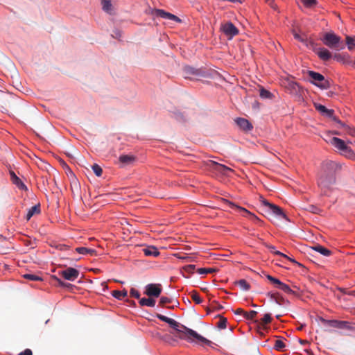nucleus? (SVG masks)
Instances as JSON below:
<instances>
[{
	"label": "nucleus",
	"mask_w": 355,
	"mask_h": 355,
	"mask_svg": "<svg viewBox=\"0 0 355 355\" xmlns=\"http://www.w3.org/2000/svg\"><path fill=\"white\" fill-rule=\"evenodd\" d=\"M157 318L160 320L168 324L170 327L175 330V333H173L175 335V336L178 337L181 340H185L188 342H192L193 339L196 338L198 340L201 341L209 346H211L212 344V342L211 340L200 336L196 331L180 324L174 319L169 318L161 314H157Z\"/></svg>",
	"instance_id": "1"
},
{
	"label": "nucleus",
	"mask_w": 355,
	"mask_h": 355,
	"mask_svg": "<svg viewBox=\"0 0 355 355\" xmlns=\"http://www.w3.org/2000/svg\"><path fill=\"white\" fill-rule=\"evenodd\" d=\"M334 166L335 164L332 162L327 164V168L330 170H324L318 179V184L324 195L328 194V191L331 189L336 182L335 173L332 171Z\"/></svg>",
	"instance_id": "2"
},
{
	"label": "nucleus",
	"mask_w": 355,
	"mask_h": 355,
	"mask_svg": "<svg viewBox=\"0 0 355 355\" xmlns=\"http://www.w3.org/2000/svg\"><path fill=\"white\" fill-rule=\"evenodd\" d=\"M323 44L330 49L340 51L345 49L341 37L336 35L334 33H326L322 39Z\"/></svg>",
	"instance_id": "3"
},
{
	"label": "nucleus",
	"mask_w": 355,
	"mask_h": 355,
	"mask_svg": "<svg viewBox=\"0 0 355 355\" xmlns=\"http://www.w3.org/2000/svg\"><path fill=\"white\" fill-rule=\"evenodd\" d=\"M330 143L345 157L352 158L354 156V150L347 145V143H345L344 140L338 137H332Z\"/></svg>",
	"instance_id": "4"
},
{
	"label": "nucleus",
	"mask_w": 355,
	"mask_h": 355,
	"mask_svg": "<svg viewBox=\"0 0 355 355\" xmlns=\"http://www.w3.org/2000/svg\"><path fill=\"white\" fill-rule=\"evenodd\" d=\"M308 75L311 79V83L320 89H327L330 87V82L323 75L313 71H308Z\"/></svg>",
	"instance_id": "5"
},
{
	"label": "nucleus",
	"mask_w": 355,
	"mask_h": 355,
	"mask_svg": "<svg viewBox=\"0 0 355 355\" xmlns=\"http://www.w3.org/2000/svg\"><path fill=\"white\" fill-rule=\"evenodd\" d=\"M313 105L315 109L318 111L322 116L331 118L333 121L340 123L341 125H343V123H342L341 121L334 115V110L327 109L324 105L318 103H314Z\"/></svg>",
	"instance_id": "6"
},
{
	"label": "nucleus",
	"mask_w": 355,
	"mask_h": 355,
	"mask_svg": "<svg viewBox=\"0 0 355 355\" xmlns=\"http://www.w3.org/2000/svg\"><path fill=\"white\" fill-rule=\"evenodd\" d=\"M184 77L186 78H196L205 76V72L200 69H196L190 66H186L183 68Z\"/></svg>",
	"instance_id": "7"
},
{
	"label": "nucleus",
	"mask_w": 355,
	"mask_h": 355,
	"mask_svg": "<svg viewBox=\"0 0 355 355\" xmlns=\"http://www.w3.org/2000/svg\"><path fill=\"white\" fill-rule=\"evenodd\" d=\"M162 287L160 284H149L146 286L144 293L148 297H157L160 295Z\"/></svg>",
	"instance_id": "8"
},
{
	"label": "nucleus",
	"mask_w": 355,
	"mask_h": 355,
	"mask_svg": "<svg viewBox=\"0 0 355 355\" xmlns=\"http://www.w3.org/2000/svg\"><path fill=\"white\" fill-rule=\"evenodd\" d=\"M220 29L230 39L232 38L234 36L238 35L239 33L238 28L232 22H227L222 24Z\"/></svg>",
	"instance_id": "9"
},
{
	"label": "nucleus",
	"mask_w": 355,
	"mask_h": 355,
	"mask_svg": "<svg viewBox=\"0 0 355 355\" xmlns=\"http://www.w3.org/2000/svg\"><path fill=\"white\" fill-rule=\"evenodd\" d=\"M59 274L67 280L74 281L78 277L80 272L76 268L69 267L60 271Z\"/></svg>",
	"instance_id": "10"
},
{
	"label": "nucleus",
	"mask_w": 355,
	"mask_h": 355,
	"mask_svg": "<svg viewBox=\"0 0 355 355\" xmlns=\"http://www.w3.org/2000/svg\"><path fill=\"white\" fill-rule=\"evenodd\" d=\"M153 15H155L156 17H162L164 19L173 20L176 22H179V23L181 22V19L178 17H177L170 12H167L164 11V10L155 9L153 11Z\"/></svg>",
	"instance_id": "11"
},
{
	"label": "nucleus",
	"mask_w": 355,
	"mask_h": 355,
	"mask_svg": "<svg viewBox=\"0 0 355 355\" xmlns=\"http://www.w3.org/2000/svg\"><path fill=\"white\" fill-rule=\"evenodd\" d=\"M212 168L215 171L218 172L224 175H228L229 172L232 171V170L230 168L215 162H212Z\"/></svg>",
	"instance_id": "12"
},
{
	"label": "nucleus",
	"mask_w": 355,
	"mask_h": 355,
	"mask_svg": "<svg viewBox=\"0 0 355 355\" xmlns=\"http://www.w3.org/2000/svg\"><path fill=\"white\" fill-rule=\"evenodd\" d=\"M235 122L238 126L244 131H250L253 128L252 124L244 118H237L235 119Z\"/></svg>",
	"instance_id": "13"
},
{
	"label": "nucleus",
	"mask_w": 355,
	"mask_h": 355,
	"mask_svg": "<svg viewBox=\"0 0 355 355\" xmlns=\"http://www.w3.org/2000/svg\"><path fill=\"white\" fill-rule=\"evenodd\" d=\"M136 160V157L132 155H122L119 157V161L122 166L132 164Z\"/></svg>",
	"instance_id": "14"
},
{
	"label": "nucleus",
	"mask_w": 355,
	"mask_h": 355,
	"mask_svg": "<svg viewBox=\"0 0 355 355\" xmlns=\"http://www.w3.org/2000/svg\"><path fill=\"white\" fill-rule=\"evenodd\" d=\"M315 53L323 61H328L332 57L331 52L325 48H318L316 49Z\"/></svg>",
	"instance_id": "15"
},
{
	"label": "nucleus",
	"mask_w": 355,
	"mask_h": 355,
	"mask_svg": "<svg viewBox=\"0 0 355 355\" xmlns=\"http://www.w3.org/2000/svg\"><path fill=\"white\" fill-rule=\"evenodd\" d=\"M267 296L269 297L272 300H274L279 305H283L285 303L288 302V300H285V298L280 295L278 293L269 292L267 293Z\"/></svg>",
	"instance_id": "16"
},
{
	"label": "nucleus",
	"mask_w": 355,
	"mask_h": 355,
	"mask_svg": "<svg viewBox=\"0 0 355 355\" xmlns=\"http://www.w3.org/2000/svg\"><path fill=\"white\" fill-rule=\"evenodd\" d=\"M142 252L147 257H157L159 255L158 249L154 245H149L143 248Z\"/></svg>",
	"instance_id": "17"
},
{
	"label": "nucleus",
	"mask_w": 355,
	"mask_h": 355,
	"mask_svg": "<svg viewBox=\"0 0 355 355\" xmlns=\"http://www.w3.org/2000/svg\"><path fill=\"white\" fill-rule=\"evenodd\" d=\"M271 321V315L270 313H266L260 321L255 320V322L258 324L259 328L262 329L263 330H266L267 329L266 325L270 323Z\"/></svg>",
	"instance_id": "18"
},
{
	"label": "nucleus",
	"mask_w": 355,
	"mask_h": 355,
	"mask_svg": "<svg viewBox=\"0 0 355 355\" xmlns=\"http://www.w3.org/2000/svg\"><path fill=\"white\" fill-rule=\"evenodd\" d=\"M10 175L11 181L15 184L19 189L22 190H26V186L22 182V181L16 175L13 171H10Z\"/></svg>",
	"instance_id": "19"
},
{
	"label": "nucleus",
	"mask_w": 355,
	"mask_h": 355,
	"mask_svg": "<svg viewBox=\"0 0 355 355\" xmlns=\"http://www.w3.org/2000/svg\"><path fill=\"white\" fill-rule=\"evenodd\" d=\"M40 213V205L37 204L32 207H31L27 212L26 219L29 220L31 217H33L35 214H39Z\"/></svg>",
	"instance_id": "20"
},
{
	"label": "nucleus",
	"mask_w": 355,
	"mask_h": 355,
	"mask_svg": "<svg viewBox=\"0 0 355 355\" xmlns=\"http://www.w3.org/2000/svg\"><path fill=\"white\" fill-rule=\"evenodd\" d=\"M152 297H149L148 298L143 297L139 300V304L142 306H149L153 307L155 305V300Z\"/></svg>",
	"instance_id": "21"
},
{
	"label": "nucleus",
	"mask_w": 355,
	"mask_h": 355,
	"mask_svg": "<svg viewBox=\"0 0 355 355\" xmlns=\"http://www.w3.org/2000/svg\"><path fill=\"white\" fill-rule=\"evenodd\" d=\"M313 249L320 253L321 254L325 256V257H329L331 254V251L328 250L327 248L320 245H317L314 247H313Z\"/></svg>",
	"instance_id": "22"
},
{
	"label": "nucleus",
	"mask_w": 355,
	"mask_h": 355,
	"mask_svg": "<svg viewBox=\"0 0 355 355\" xmlns=\"http://www.w3.org/2000/svg\"><path fill=\"white\" fill-rule=\"evenodd\" d=\"M271 211L278 217H281L288 220L286 214L284 213L283 210L278 206L273 205L270 209Z\"/></svg>",
	"instance_id": "23"
},
{
	"label": "nucleus",
	"mask_w": 355,
	"mask_h": 355,
	"mask_svg": "<svg viewBox=\"0 0 355 355\" xmlns=\"http://www.w3.org/2000/svg\"><path fill=\"white\" fill-rule=\"evenodd\" d=\"M334 59H336L338 62L346 64V63H350L348 60L349 55L347 54H340V53H335L334 55Z\"/></svg>",
	"instance_id": "24"
},
{
	"label": "nucleus",
	"mask_w": 355,
	"mask_h": 355,
	"mask_svg": "<svg viewBox=\"0 0 355 355\" xmlns=\"http://www.w3.org/2000/svg\"><path fill=\"white\" fill-rule=\"evenodd\" d=\"M320 320L324 325L334 328H337L338 324V320H326L323 318H320Z\"/></svg>",
	"instance_id": "25"
},
{
	"label": "nucleus",
	"mask_w": 355,
	"mask_h": 355,
	"mask_svg": "<svg viewBox=\"0 0 355 355\" xmlns=\"http://www.w3.org/2000/svg\"><path fill=\"white\" fill-rule=\"evenodd\" d=\"M101 4L103 10L107 12L111 13L112 10V5L111 3V0H101Z\"/></svg>",
	"instance_id": "26"
},
{
	"label": "nucleus",
	"mask_w": 355,
	"mask_h": 355,
	"mask_svg": "<svg viewBox=\"0 0 355 355\" xmlns=\"http://www.w3.org/2000/svg\"><path fill=\"white\" fill-rule=\"evenodd\" d=\"M76 252L82 254H89L93 255L96 253V251L94 249L87 248L85 247H79L76 248Z\"/></svg>",
	"instance_id": "27"
},
{
	"label": "nucleus",
	"mask_w": 355,
	"mask_h": 355,
	"mask_svg": "<svg viewBox=\"0 0 355 355\" xmlns=\"http://www.w3.org/2000/svg\"><path fill=\"white\" fill-rule=\"evenodd\" d=\"M112 295L113 297H114L117 300H122L123 297H125L128 295V293H127V291L125 289L122 291H113L112 292Z\"/></svg>",
	"instance_id": "28"
},
{
	"label": "nucleus",
	"mask_w": 355,
	"mask_h": 355,
	"mask_svg": "<svg viewBox=\"0 0 355 355\" xmlns=\"http://www.w3.org/2000/svg\"><path fill=\"white\" fill-rule=\"evenodd\" d=\"M236 284L243 291H248L250 288V284L244 279L239 280Z\"/></svg>",
	"instance_id": "29"
},
{
	"label": "nucleus",
	"mask_w": 355,
	"mask_h": 355,
	"mask_svg": "<svg viewBox=\"0 0 355 355\" xmlns=\"http://www.w3.org/2000/svg\"><path fill=\"white\" fill-rule=\"evenodd\" d=\"M338 329H350L354 330V327H352L350 323L347 321H340L338 320V324L337 325Z\"/></svg>",
	"instance_id": "30"
},
{
	"label": "nucleus",
	"mask_w": 355,
	"mask_h": 355,
	"mask_svg": "<svg viewBox=\"0 0 355 355\" xmlns=\"http://www.w3.org/2000/svg\"><path fill=\"white\" fill-rule=\"evenodd\" d=\"M23 277L26 279L30 280V281H42V279L38 275H36L35 274H24L23 275Z\"/></svg>",
	"instance_id": "31"
},
{
	"label": "nucleus",
	"mask_w": 355,
	"mask_h": 355,
	"mask_svg": "<svg viewBox=\"0 0 355 355\" xmlns=\"http://www.w3.org/2000/svg\"><path fill=\"white\" fill-rule=\"evenodd\" d=\"M278 288L283 291L286 293L291 295L295 294V292L290 288V286L283 282H282Z\"/></svg>",
	"instance_id": "32"
},
{
	"label": "nucleus",
	"mask_w": 355,
	"mask_h": 355,
	"mask_svg": "<svg viewBox=\"0 0 355 355\" xmlns=\"http://www.w3.org/2000/svg\"><path fill=\"white\" fill-rule=\"evenodd\" d=\"M230 205L231 207H235L236 209H239V211H243V212L245 213L246 214L251 216L255 220H259V218L256 216L252 214L249 211H248L245 208H243V207H241L239 206L235 205L232 202H230Z\"/></svg>",
	"instance_id": "33"
},
{
	"label": "nucleus",
	"mask_w": 355,
	"mask_h": 355,
	"mask_svg": "<svg viewBox=\"0 0 355 355\" xmlns=\"http://www.w3.org/2000/svg\"><path fill=\"white\" fill-rule=\"evenodd\" d=\"M266 246L270 251L271 253H273L276 255L281 256L282 257H287V255H286L285 254H284L278 250H276L275 248L273 245L266 244Z\"/></svg>",
	"instance_id": "34"
},
{
	"label": "nucleus",
	"mask_w": 355,
	"mask_h": 355,
	"mask_svg": "<svg viewBox=\"0 0 355 355\" xmlns=\"http://www.w3.org/2000/svg\"><path fill=\"white\" fill-rule=\"evenodd\" d=\"M346 44L349 51H352L355 47V40L354 38L347 36L346 37Z\"/></svg>",
	"instance_id": "35"
},
{
	"label": "nucleus",
	"mask_w": 355,
	"mask_h": 355,
	"mask_svg": "<svg viewBox=\"0 0 355 355\" xmlns=\"http://www.w3.org/2000/svg\"><path fill=\"white\" fill-rule=\"evenodd\" d=\"M217 270H218L214 268H198L197 271L199 274L203 275V274H207V273H212V272H216Z\"/></svg>",
	"instance_id": "36"
},
{
	"label": "nucleus",
	"mask_w": 355,
	"mask_h": 355,
	"mask_svg": "<svg viewBox=\"0 0 355 355\" xmlns=\"http://www.w3.org/2000/svg\"><path fill=\"white\" fill-rule=\"evenodd\" d=\"M191 299L198 304L202 303V300L200 297L199 294L196 291L191 292Z\"/></svg>",
	"instance_id": "37"
},
{
	"label": "nucleus",
	"mask_w": 355,
	"mask_h": 355,
	"mask_svg": "<svg viewBox=\"0 0 355 355\" xmlns=\"http://www.w3.org/2000/svg\"><path fill=\"white\" fill-rule=\"evenodd\" d=\"M286 347L284 343L281 340H277L274 346L275 349L277 351H283Z\"/></svg>",
	"instance_id": "38"
},
{
	"label": "nucleus",
	"mask_w": 355,
	"mask_h": 355,
	"mask_svg": "<svg viewBox=\"0 0 355 355\" xmlns=\"http://www.w3.org/2000/svg\"><path fill=\"white\" fill-rule=\"evenodd\" d=\"M266 277L272 284H275L277 288H279V286L282 284V282L279 279L273 277L270 275H266Z\"/></svg>",
	"instance_id": "39"
},
{
	"label": "nucleus",
	"mask_w": 355,
	"mask_h": 355,
	"mask_svg": "<svg viewBox=\"0 0 355 355\" xmlns=\"http://www.w3.org/2000/svg\"><path fill=\"white\" fill-rule=\"evenodd\" d=\"M260 96L262 98H271L272 94L264 88H261L260 89Z\"/></svg>",
	"instance_id": "40"
},
{
	"label": "nucleus",
	"mask_w": 355,
	"mask_h": 355,
	"mask_svg": "<svg viewBox=\"0 0 355 355\" xmlns=\"http://www.w3.org/2000/svg\"><path fill=\"white\" fill-rule=\"evenodd\" d=\"M92 168L94 173L96 174V176H98V177L101 176L103 170L100 166L95 164L92 166Z\"/></svg>",
	"instance_id": "41"
},
{
	"label": "nucleus",
	"mask_w": 355,
	"mask_h": 355,
	"mask_svg": "<svg viewBox=\"0 0 355 355\" xmlns=\"http://www.w3.org/2000/svg\"><path fill=\"white\" fill-rule=\"evenodd\" d=\"M257 315V312L256 311H250V312L245 311L244 318L247 320H254Z\"/></svg>",
	"instance_id": "42"
},
{
	"label": "nucleus",
	"mask_w": 355,
	"mask_h": 355,
	"mask_svg": "<svg viewBox=\"0 0 355 355\" xmlns=\"http://www.w3.org/2000/svg\"><path fill=\"white\" fill-rule=\"evenodd\" d=\"M219 317H220V320L218 322V327L220 329H225L227 327V318L222 317V316H219Z\"/></svg>",
	"instance_id": "43"
},
{
	"label": "nucleus",
	"mask_w": 355,
	"mask_h": 355,
	"mask_svg": "<svg viewBox=\"0 0 355 355\" xmlns=\"http://www.w3.org/2000/svg\"><path fill=\"white\" fill-rule=\"evenodd\" d=\"M302 3L306 6L309 8H311L316 5V0H301Z\"/></svg>",
	"instance_id": "44"
},
{
	"label": "nucleus",
	"mask_w": 355,
	"mask_h": 355,
	"mask_svg": "<svg viewBox=\"0 0 355 355\" xmlns=\"http://www.w3.org/2000/svg\"><path fill=\"white\" fill-rule=\"evenodd\" d=\"M171 302H172V300L171 298L162 296L160 298L159 304L162 306H164L166 304L171 303Z\"/></svg>",
	"instance_id": "45"
},
{
	"label": "nucleus",
	"mask_w": 355,
	"mask_h": 355,
	"mask_svg": "<svg viewBox=\"0 0 355 355\" xmlns=\"http://www.w3.org/2000/svg\"><path fill=\"white\" fill-rule=\"evenodd\" d=\"M183 269L185 272H188V273H193L196 269V266L195 265H187L183 267Z\"/></svg>",
	"instance_id": "46"
},
{
	"label": "nucleus",
	"mask_w": 355,
	"mask_h": 355,
	"mask_svg": "<svg viewBox=\"0 0 355 355\" xmlns=\"http://www.w3.org/2000/svg\"><path fill=\"white\" fill-rule=\"evenodd\" d=\"M130 295L131 297H135L137 299H139V297H140L139 292L137 290H136L135 288H132L130 289Z\"/></svg>",
	"instance_id": "47"
},
{
	"label": "nucleus",
	"mask_w": 355,
	"mask_h": 355,
	"mask_svg": "<svg viewBox=\"0 0 355 355\" xmlns=\"http://www.w3.org/2000/svg\"><path fill=\"white\" fill-rule=\"evenodd\" d=\"M162 339L172 345H173V343L176 341L175 339L171 338V336L168 335L164 336Z\"/></svg>",
	"instance_id": "48"
},
{
	"label": "nucleus",
	"mask_w": 355,
	"mask_h": 355,
	"mask_svg": "<svg viewBox=\"0 0 355 355\" xmlns=\"http://www.w3.org/2000/svg\"><path fill=\"white\" fill-rule=\"evenodd\" d=\"M309 211L314 214H318L320 209L315 206L310 205L309 207Z\"/></svg>",
	"instance_id": "49"
},
{
	"label": "nucleus",
	"mask_w": 355,
	"mask_h": 355,
	"mask_svg": "<svg viewBox=\"0 0 355 355\" xmlns=\"http://www.w3.org/2000/svg\"><path fill=\"white\" fill-rule=\"evenodd\" d=\"M18 355H33V353L30 349H26L24 351L20 352Z\"/></svg>",
	"instance_id": "50"
},
{
	"label": "nucleus",
	"mask_w": 355,
	"mask_h": 355,
	"mask_svg": "<svg viewBox=\"0 0 355 355\" xmlns=\"http://www.w3.org/2000/svg\"><path fill=\"white\" fill-rule=\"evenodd\" d=\"M261 202L263 205L269 207L270 209H271L272 206L274 205V204L270 203L268 201H267L265 199L261 200Z\"/></svg>",
	"instance_id": "51"
},
{
	"label": "nucleus",
	"mask_w": 355,
	"mask_h": 355,
	"mask_svg": "<svg viewBox=\"0 0 355 355\" xmlns=\"http://www.w3.org/2000/svg\"><path fill=\"white\" fill-rule=\"evenodd\" d=\"M245 311L241 308H239L234 311V313L236 315H243L244 316V313Z\"/></svg>",
	"instance_id": "52"
},
{
	"label": "nucleus",
	"mask_w": 355,
	"mask_h": 355,
	"mask_svg": "<svg viewBox=\"0 0 355 355\" xmlns=\"http://www.w3.org/2000/svg\"><path fill=\"white\" fill-rule=\"evenodd\" d=\"M58 248L60 250H67L69 249V246L66 245H60L58 246Z\"/></svg>",
	"instance_id": "53"
},
{
	"label": "nucleus",
	"mask_w": 355,
	"mask_h": 355,
	"mask_svg": "<svg viewBox=\"0 0 355 355\" xmlns=\"http://www.w3.org/2000/svg\"><path fill=\"white\" fill-rule=\"evenodd\" d=\"M58 281L59 285H60L61 286H63V287H68L69 286L71 285L70 284H67V283L63 282L60 279H58Z\"/></svg>",
	"instance_id": "54"
},
{
	"label": "nucleus",
	"mask_w": 355,
	"mask_h": 355,
	"mask_svg": "<svg viewBox=\"0 0 355 355\" xmlns=\"http://www.w3.org/2000/svg\"><path fill=\"white\" fill-rule=\"evenodd\" d=\"M266 2L272 8H275L273 0H266Z\"/></svg>",
	"instance_id": "55"
},
{
	"label": "nucleus",
	"mask_w": 355,
	"mask_h": 355,
	"mask_svg": "<svg viewBox=\"0 0 355 355\" xmlns=\"http://www.w3.org/2000/svg\"><path fill=\"white\" fill-rule=\"evenodd\" d=\"M284 258H285V259H286L287 260H288V261H291V262L294 263H296V264H297V265H300V263H299L297 261H296L295 259H292V258H291V257H288V256H287V257H284Z\"/></svg>",
	"instance_id": "56"
},
{
	"label": "nucleus",
	"mask_w": 355,
	"mask_h": 355,
	"mask_svg": "<svg viewBox=\"0 0 355 355\" xmlns=\"http://www.w3.org/2000/svg\"><path fill=\"white\" fill-rule=\"evenodd\" d=\"M299 343L302 345H305L309 343V341L306 340L299 339Z\"/></svg>",
	"instance_id": "57"
},
{
	"label": "nucleus",
	"mask_w": 355,
	"mask_h": 355,
	"mask_svg": "<svg viewBox=\"0 0 355 355\" xmlns=\"http://www.w3.org/2000/svg\"><path fill=\"white\" fill-rule=\"evenodd\" d=\"M114 33L115 34V35H113V37H121V33L119 31L116 30L114 32Z\"/></svg>",
	"instance_id": "58"
},
{
	"label": "nucleus",
	"mask_w": 355,
	"mask_h": 355,
	"mask_svg": "<svg viewBox=\"0 0 355 355\" xmlns=\"http://www.w3.org/2000/svg\"><path fill=\"white\" fill-rule=\"evenodd\" d=\"M347 295L355 296V291H352L348 292Z\"/></svg>",
	"instance_id": "59"
},
{
	"label": "nucleus",
	"mask_w": 355,
	"mask_h": 355,
	"mask_svg": "<svg viewBox=\"0 0 355 355\" xmlns=\"http://www.w3.org/2000/svg\"><path fill=\"white\" fill-rule=\"evenodd\" d=\"M340 291L345 294H347L348 292L346 291V289L345 288H340Z\"/></svg>",
	"instance_id": "60"
},
{
	"label": "nucleus",
	"mask_w": 355,
	"mask_h": 355,
	"mask_svg": "<svg viewBox=\"0 0 355 355\" xmlns=\"http://www.w3.org/2000/svg\"><path fill=\"white\" fill-rule=\"evenodd\" d=\"M223 308V306H221V305L218 304V305L217 306L216 309H217V310H220V309H222Z\"/></svg>",
	"instance_id": "61"
},
{
	"label": "nucleus",
	"mask_w": 355,
	"mask_h": 355,
	"mask_svg": "<svg viewBox=\"0 0 355 355\" xmlns=\"http://www.w3.org/2000/svg\"><path fill=\"white\" fill-rule=\"evenodd\" d=\"M295 37L297 40H301L300 37L297 34H295Z\"/></svg>",
	"instance_id": "62"
},
{
	"label": "nucleus",
	"mask_w": 355,
	"mask_h": 355,
	"mask_svg": "<svg viewBox=\"0 0 355 355\" xmlns=\"http://www.w3.org/2000/svg\"><path fill=\"white\" fill-rule=\"evenodd\" d=\"M302 329H303V325H301V326L298 328V329H299V330H302Z\"/></svg>",
	"instance_id": "63"
},
{
	"label": "nucleus",
	"mask_w": 355,
	"mask_h": 355,
	"mask_svg": "<svg viewBox=\"0 0 355 355\" xmlns=\"http://www.w3.org/2000/svg\"><path fill=\"white\" fill-rule=\"evenodd\" d=\"M131 303L133 304H135L134 301H132Z\"/></svg>",
	"instance_id": "64"
}]
</instances>
